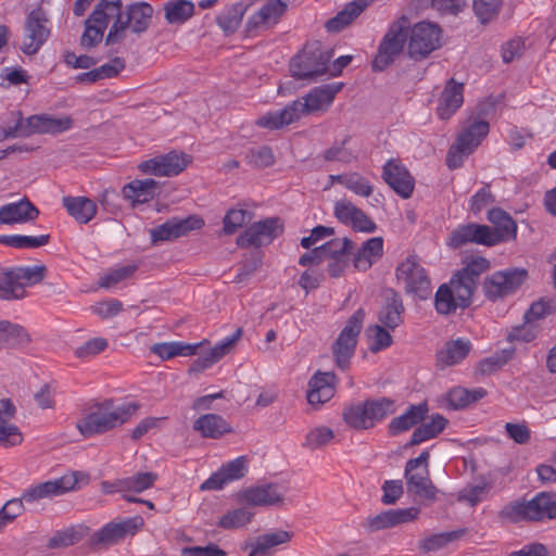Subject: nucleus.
I'll return each instance as SVG.
<instances>
[{
	"label": "nucleus",
	"instance_id": "39448f33",
	"mask_svg": "<svg viewBox=\"0 0 556 556\" xmlns=\"http://www.w3.org/2000/svg\"><path fill=\"white\" fill-rule=\"evenodd\" d=\"M46 275L45 265L7 268L0 275V299L4 301L24 299L27 295L26 288L40 283Z\"/></svg>",
	"mask_w": 556,
	"mask_h": 556
},
{
	"label": "nucleus",
	"instance_id": "1a4fd4ad",
	"mask_svg": "<svg viewBox=\"0 0 556 556\" xmlns=\"http://www.w3.org/2000/svg\"><path fill=\"white\" fill-rule=\"evenodd\" d=\"M407 29L408 18L404 15L390 25L382 37L378 51L372 60V71H384L403 52L408 35Z\"/></svg>",
	"mask_w": 556,
	"mask_h": 556
},
{
	"label": "nucleus",
	"instance_id": "4be33fe9",
	"mask_svg": "<svg viewBox=\"0 0 556 556\" xmlns=\"http://www.w3.org/2000/svg\"><path fill=\"white\" fill-rule=\"evenodd\" d=\"M491 227L476 223L460 225L448 236L447 245L452 249H459L466 244L475 243L485 247H494Z\"/></svg>",
	"mask_w": 556,
	"mask_h": 556
},
{
	"label": "nucleus",
	"instance_id": "9b49d317",
	"mask_svg": "<svg viewBox=\"0 0 556 556\" xmlns=\"http://www.w3.org/2000/svg\"><path fill=\"white\" fill-rule=\"evenodd\" d=\"M397 283L406 294L427 300L431 294V279L416 255H408L395 268Z\"/></svg>",
	"mask_w": 556,
	"mask_h": 556
},
{
	"label": "nucleus",
	"instance_id": "4c0bfd02",
	"mask_svg": "<svg viewBox=\"0 0 556 556\" xmlns=\"http://www.w3.org/2000/svg\"><path fill=\"white\" fill-rule=\"evenodd\" d=\"M31 342L25 327L9 320H0V350H21Z\"/></svg>",
	"mask_w": 556,
	"mask_h": 556
},
{
	"label": "nucleus",
	"instance_id": "a19ab883",
	"mask_svg": "<svg viewBox=\"0 0 556 556\" xmlns=\"http://www.w3.org/2000/svg\"><path fill=\"white\" fill-rule=\"evenodd\" d=\"M428 410V404L426 402L417 405H410L404 414L391 420L389 424V432L396 435L409 430L426 418Z\"/></svg>",
	"mask_w": 556,
	"mask_h": 556
},
{
	"label": "nucleus",
	"instance_id": "cd10ccee",
	"mask_svg": "<svg viewBox=\"0 0 556 556\" xmlns=\"http://www.w3.org/2000/svg\"><path fill=\"white\" fill-rule=\"evenodd\" d=\"M285 495L277 483H264L247 488L238 493V501L250 506H276L283 503Z\"/></svg>",
	"mask_w": 556,
	"mask_h": 556
},
{
	"label": "nucleus",
	"instance_id": "c756f323",
	"mask_svg": "<svg viewBox=\"0 0 556 556\" xmlns=\"http://www.w3.org/2000/svg\"><path fill=\"white\" fill-rule=\"evenodd\" d=\"M247 471V458L244 456H240L223 465L218 471L214 472L201 484L200 489L203 491L222 490L227 483L243 478Z\"/></svg>",
	"mask_w": 556,
	"mask_h": 556
},
{
	"label": "nucleus",
	"instance_id": "c85d7f7f",
	"mask_svg": "<svg viewBox=\"0 0 556 556\" xmlns=\"http://www.w3.org/2000/svg\"><path fill=\"white\" fill-rule=\"evenodd\" d=\"M491 263L488 258L476 255L466 258L465 265L451 277L453 283H458L466 288L472 296L478 288L480 276L490 269Z\"/></svg>",
	"mask_w": 556,
	"mask_h": 556
},
{
	"label": "nucleus",
	"instance_id": "052dcab7",
	"mask_svg": "<svg viewBox=\"0 0 556 556\" xmlns=\"http://www.w3.org/2000/svg\"><path fill=\"white\" fill-rule=\"evenodd\" d=\"M320 247L325 260L330 257H349L353 249V241L349 238H336Z\"/></svg>",
	"mask_w": 556,
	"mask_h": 556
},
{
	"label": "nucleus",
	"instance_id": "412c9836",
	"mask_svg": "<svg viewBox=\"0 0 556 556\" xmlns=\"http://www.w3.org/2000/svg\"><path fill=\"white\" fill-rule=\"evenodd\" d=\"M204 226L203 218L190 215L186 218H172L150 230L152 243L170 241L188 235L192 230H199Z\"/></svg>",
	"mask_w": 556,
	"mask_h": 556
},
{
	"label": "nucleus",
	"instance_id": "5701e85b",
	"mask_svg": "<svg viewBox=\"0 0 556 556\" xmlns=\"http://www.w3.org/2000/svg\"><path fill=\"white\" fill-rule=\"evenodd\" d=\"M382 178L401 198L409 199L412 197L415 179L400 160L391 159L384 164Z\"/></svg>",
	"mask_w": 556,
	"mask_h": 556
},
{
	"label": "nucleus",
	"instance_id": "3c124183",
	"mask_svg": "<svg viewBox=\"0 0 556 556\" xmlns=\"http://www.w3.org/2000/svg\"><path fill=\"white\" fill-rule=\"evenodd\" d=\"M202 343L189 344L185 342H163L151 346V352L160 356L162 359H170L175 356H191L197 354Z\"/></svg>",
	"mask_w": 556,
	"mask_h": 556
},
{
	"label": "nucleus",
	"instance_id": "0e129e2a",
	"mask_svg": "<svg viewBox=\"0 0 556 556\" xmlns=\"http://www.w3.org/2000/svg\"><path fill=\"white\" fill-rule=\"evenodd\" d=\"M463 534L464 530L433 534L421 542V548L426 553L438 551Z\"/></svg>",
	"mask_w": 556,
	"mask_h": 556
},
{
	"label": "nucleus",
	"instance_id": "e433bc0d",
	"mask_svg": "<svg viewBox=\"0 0 556 556\" xmlns=\"http://www.w3.org/2000/svg\"><path fill=\"white\" fill-rule=\"evenodd\" d=\"M193 430L204 439H220L227 433H231L232 427L220 415L204 414L193 421Z\"/></svg>",
	"mask_w": 556,
	"mask_h": 556
},
{
	"label": "nucleus",
	"instance_id": "79ce46f5",
	"mask_svg": "<svg viewBox=\"0 0 556 556\" xmlns=\"http://www.w3.org/2000/svg\"><path fill=\"white\" fill-rule=\"evenodd\" d=\"M90 528L86 525L79 523L68 528L55 531L48 540L47 547L49 548H63L79 543L85 538L89 536Z\"/></svg>",
	"mask_w": 556,
	"mask_h": 556
},
{
	"label": "nucleus",
	"instance_id": "69168bd1",
	"mask_svg": "<svg viewBox=\"0 0 556 556\" xmlns=\"http://www.w3.org/2000/svg\"><path fill=\"white\" fill-rule=\"evenodd\" d=\"M333 431L325 426L316 427L312 429L305 438L304 446L312 450L319 448L333 439Z\"/></svg>",
	"mask_w": 556,
	"mask_h": 556
},
{
	"label": "nucleus",
	"instance_id": "7ed1b4c3",
	"mask_svg": "<svg viewBox=\"0 0 556 556\" xmlns=\"http://www.w3.org/2000/svg\"><path fill=\"white\" fill-rule=\"evenodd\" d=\"M500 518L508 522L556 519V493L540 492L526 502H513L503 507Z\"/></svg>",
	"mask_w": 556,
	"mask_h": 556
},
{
	"label": "nucleus",
	"instance_id": "b1692460",
	"mask_svg": "<svg viewBox=\"0 0 556 556\" xmlns=\"http://www.w3.org/2000/svg\"><path fill=\"white\" fill-rule=\"evenodd\" d=\"M337 376L332 371H316L309 379L306 400L315 409L320 408L336 394Z\"/></svg>",
	"mask_w": 556,
	"mask_h": 556
},
{
	"label": "nucleus",
	"instance_id": "338daca9",
	"mask_svg": "<svg viewBox=\"0 0 556 556\" xmlns=\"http://www.w3.org/2000/svg\"><path fill=\"white\" fill-rule=\"evenodd\" d=\"M22 441L23 434L20 429L9 420L0 419V444L3 447H12L20 445Z\"/></svg>",
	"mask_w": 556,
	"mask_h": 556
},
{
	"label": "nucleus",
	"instance_id": "09e8293b",
	"mask_svg": "<svg viewBox=\"0 0 556 556\" xmlns=\"http://www.w3.org/2000/svg\"><path fill=\"white\" fill-rule=\"evenodd\" d=\"M292 538L293 533L285 530L264 533L250 544L251 552L249 556L267 553L276 546L290 542Z\"/></svg>",
	"mask_w": 556,
	"mask_h": 556
},
{
	"label": "nucleus",
	"instance_id": "2f4dec72",
	"mask_svg": "<svg viewBox=\"0 0 556 556\" xmlns=\"http://www.w3.org/2000/svg\"><path fill=\"white\" fill-rule=\"evenodd\" d=\"M287 10L282 0H269L257 12L249 17L245 28L252 33L258 28H268L277 24Z\"/></svg>",
	"mask_w": 556,
	"mask_h": 556
},
{
	"label": "nucleus",
	"instance_id": "0eeeda50",
	"mask_svg": "<svg viewBox=\"0 0 556 556\" xmlns=\"http://www.w3.org/2000/svg\"><path fill=\"white\" fill-rule=\"evenodd\" d=\"M13 126L4 129L5 138L30 137L35 134L56 135L68 130L73 125L70 116L54 117L49 114H35L24 118L20 111Z\"/></svg>",
	"mask_w": 556,
	"mask_h": 556
},
{
	"label": "nucleus",
	"instance_id": "7c9ffc66",
	"mask_svg": "<svg viewBox=\"0 0 556 556\" xmlns=\"http://www.w3.org/2000/svg\"><path fill=\"white\" fill-rule=\"evenodd\" d=\"M405 307L399 292L387 289L383 294V303L378 313V320L389 330H394L404 321Z\"/></svg>",
	"mask_w": 556,
	"mask_h": 556
},
{
	"label": "nucleus",
	"instance_id": "c9c22d12",
	"mask_svg": "<svg viewBox=\"0 0 556 556\" xmlns=\"http://www.w3.org/2000/svg\"><path fill=\"white\" fill-rule=\"evenodd\" d=\"M157 480L155 472H138L135 476L116 479L111 484L104 482L106 492H134L141 493L152 488Z\"/></svg>",
	"mask_w": 556,
	"mask_h": 556
},
{
	"label": "nucleus",
	"instance_id": "4468645a",
	"mask_svg": "<svg viewBox=\"0 0 556 556\" xmlns=\"http://www.w3.org/2000/svg\"><path fill=\"white\" fill-rule=\"evenodd\" d=\"M528 271L525 268H508L488 276L482 289L485 298L492 302L515 293L527 280Z\"/></svg>",
	"mask_w": 556,
	"mask_h": 556
},
{
	"label": "nucleus",
	"instance_id": "49530a36",
	"mask_svg": "<svg viewBox=\"0 0 556 556\" xmlns=\"http://www.w3.org/2000/svg\"><path fill=\"white\" fill-rule=\"evenodd\" d=\"M490 125L482 119H476L465 126L455 142L467 151L472 152L489 134Z\"/></svg>",
	"mask_w": 556,
	"mask_h": 556
},
{
	"label": "nucleus",
	"instance_id": "9d476101",
	"mask_svg": "<svg viewBox=\"0 0 556 556\" xmlns=\"http://www.w3.org/2000/svg\"><path fill=\"white\" fill-rule=\"evenodd\" d=\"M143 523L141 516L114 519L89 535L87 543L93 552H101L135 535Z\"/></svg>",
	"mask_w": 556,
	"mask_h": 556
},
{
	"label": "nucleus",
	"instance_id": "603ef678",
	"mask_svg": "<svg viewBox=\"0 0 556 556\" xmlns=\"http://www.w3.org/2000/svg\"><path fill=\"white\" fill-rule=\"evenodd\" d=\"M486 395V390L483 388H476L468 390L462 387H455L447 393V402L454 409H462L466 406L478 402Z\"/></svg>",
	"mask_w": 556,
	"mask_h": 556
},
{
	"label": "nucleus",
	"instance_id": "c03bdc74",
	"mask_svg": "<svg viewBox=\"0 0 556 556\" xmlns=\"http://www.w3.org/2000/svg\"><path fill=\"white\" fill-rule=\"evenodd\" d=\"M62 203L67 213L78 223H89L97 213L96 203L86 197H63Z\"/></svg>",
	"mask_w": 556,
	"mask_h": 556
},
{
	"label": "nucleus",
	"instance_id": "6ab92c4d",
	"mask_svg": "<svg viewBox=\"0 0 556 556\" xmlns=\"http://www.w3.org/2000/svg\"><path fill=\"white\" fill-rule=\"evenodd\" d=\"M472 303V295L458 283H442L434 294V308L440 315L454 314L458 308L465 309Z\"/></svg>",
	"mask_w": 556,
	"mask_h": 556
},
{
	"label": "nucleus",
	"instance_id": "4d7b16f0",
	"mask_svg": "<svg viewBox=\"0 0 556 556\" xmlns=\"http://www.w3.org/2000/svg\"><path fill=\"white\" fill-rule=\"evenodd\" d=\"M137 269L138 266L136 264L113 268L99 279V286L106 289L114 287L118 282L131 277L137 271Z\"/></svg>",
	"mask_w": 556,
	"mask_h": 556
},
{
	"label": "nucleus",
	"instance_id": "a18cd8bd",
	"mask_svg": "<svg viewBox=\"0 0 556 556\" xmlns=\"http://www.w3.org/2000/svg\"><path fill=\"white\" fill-rule=\"evenodd\" d=\"M471 344L468 340L457 339L445 343L437 352V362L442 368L460 363L469 354Z\"/></svg>",
	"mask_w": 556,
	"mask_h": 556
},
{
	"label": "nucleus",
	"instance_id": "ea45409f",
	"mask_svg": "<svg viewBox=\"0 0 556 556\" xmlns=\"http://www.w3.org/2000/svg\"><path fill=\"white\" fill-rule=\"evenodd\" d=\"M159 182L152 178L135 179L123 187L122 193L132 205L147 203L156 195Z\"/></svg>",
	"mask_w": 556,
	"mask_h": 556
},
{
	"label": "nucleus",
	"instance_id": "f704fd0d",
	"mask_svg": "<svg viewBox=\"0 0 556 556\" xmlns=\"http://www.w3.org/2000/svg\"><path fill=\"white\" fill-rule=\"evenodd\" d=\"M488 219L494 226V229L491 228V235L495 245L516 238L517 224L504 210L500 207L491 208L488 212Z\"/></svg>",
	"mask_w": 556,
	"mask_h": 556
},
{
	"label": "nucleus",
	"instance_id": "e2e57ef3",
	"mask_svg": "<svg viewBox=\"0 0 556 556\" xmlns=\"http://www.w3.org/2000/svg\"><path fill=\"white\" fill-rule=\"evenodd\" d=\"M351 140L350 136H345L340 143H336L324 152V159L328 162L338 161L342 163H351L356 159L354 153L346 149V143Z\"/></svg>",
	"mask_w": 556,
	"mask_h": 556
},
{
	"label": "nucleus",
	"instance_id": "bf43d9fd",
	"mask_svg": "<svg viewBox=\"0 0 556 556\" xmlns=\"http://www.w3.org/2000/svg\"><path fill=\"white\" fill-rule=\"evenodd\" d=\"M503 0H473V12L482 23H489L497 16Z\"/></svg>",
	"mask_w": 556,
	"mask_h": 556
},
{
	"label": "nucleus",
	"instance_id": "6e6d98bb",
	"mask_svg": "<svg viewBox=\"0 0 556 556\" xmlns=\"http://www.w3.org/2000/svg\"><path fill=\"white\" fill-rule=\"evenodd\" d=\"M366 332L370 340L369 350L372 353H377L389 348L393 342L389 329L381 324L369 326Z\"/></svg>",
	"mask_w": 556,
	"mask_h": 556
},
{
	"label": "nucleus",
	"instance_id": "ddd939ff",
	"mask_svg": "<svg viewBox=\"0 0 556 556\" xmlns=\"http://www.w3.org/2000/svg\"><path fill=\"white\" fill-rule=\"evenodd\" d=\"M121 0H100L92 13L85 21V30L80 38L81 47L90 49L96 47L103 38L111 17L118 12Z\"/></svg>",
	"mask_w": 556,
	"mask_h": 556
},
{
	"label": "nucleus",
	"instance_id": "f257e3e1",
	"mask_svg": "<svg viewBox=\"0 0 556 556\" xmlns=\"http://www.w3.org/2000/svg\"><path fill=\"white\" fill-rule=\"evenodd\" d=\"M342 88L343 83H332L316 87L304 97V102L295 100L280 111L269 112L261 116L256 125L267 129H279L296 122L303 114L326 111Z\"/></svg>",
	"mask_w": 556,
	"mask_h": 556
},
{
	"label": "nucleus",
	"instance_id": "72a5a7b5",
	"mask_svg": "<svg viewBox=\"0 0 556 556\" xmlns=\"http://www.w3.org/2000/svg\"><path fill=\"white\" fill-rule=\"evenodd\" d=\"M39 210L27 199L4 204L0 207V224L14 225L35 220Z\"/></svg>",
	"mask_w": 556,
	"mask_h": 556
},
{
	"label": "nucleus",
	"instance_id": "37998d69",
	"mask_svg": "<svg viewBox=\"0 0 556 556\" xmlns=\"http://www.w3.org/2000/svg\"><path fill=\"white\" fill-rule=\"evenodd\" d=\"M383 254V239L374 237L366 240L354 256V266L358 270L369 269Z\"/></svg>",
	"mask_w": 556,
	"mask_h": 556
},
{
	"label": "nucleus",
	"instance_id": "dca6fc26",
	"mask_svg": "<svg viewBox=\"0 0 556 556\" xmlns=\"http://www.w3.org/2000/svg\"><path fill=\"white\" fill-rule=\"evenodd\" d=\"M407 37V53L415 61L426 59L441 46V28L438 24L419 22L412 27Z\"/></svg>",
	"mask_w": 556,
	"mask_h": 556
},
{
	"label": "nucleus",
	"instance_id": "8fccbe9b",
	"mask_svg": "<svg viewBox=\"0 0 556 556\" xmlns=\"http://www.w3.org/2000/svg\"><path fill=\"white\" fill-rule=\"evenodd\" d=\"M165 20L168 24H184L195 13V5L190 0H168L164 4Z\"/></svg>",
	"mask_w": 556,
	"mask_h": 556
},
{
	"label": "nucleus",
	"instance_id": "aec40b11",
	"mask_svg": "<svg viewBox=\"0 0 556 556\" xmlns=\"http://www.w3.org/2000/svg\"><path fill=\"white\" fill-rule=\"evenodd\" d=\"M190 162V155L170 151L140 163L138 168L144 174L170 177L180 174Z\"/></svg>",
	"mask_w": 556,
	"mask_h": 556
},
{
	"label": "nucleus",
	"instance_id": "f03ea898",
	"mask_svg": "<svg viewBox=\"0 0 556 556\" xmlns=\"http://www.w3.org/2000/svg\"><path fill=\"white\" fill-rule=\"evenodd\" d=\"M140 405L135 402L115 405L113 400L97 403L91 410L77 422V429L85 438L108 432L127 422Z\"/></svg>",
	"mask_w": 556,
	"mask_h": 556
},
{
	"label": "nucleus",
	"instance_id": "473e14b6",
	"mask_svg": "<svg viewBox=\"0 0 556 556\" xmlns=\"http://www.w3.org/2000/svg\"><path fill=\"white\" fill-rule=\"evenodd\" d=\"M464 103V85L455 81L454 78H451L441 96L439 98L437 114L440 119L446 121L455 114V112L463 105Z\"/></svg>",
	"mask_w": 556,
	"mask_h": 556
},
{
	"label": "nucleus",
	"instance_id": "2eb2a0df",
	"mask_svg": "<svg viewBox=\"0 0 556 556\" xmlns=\"http://www.w3.org/2000/svg\"><path fill=\"white\" fill-rule=\"evenodd\" d=\"M364 318L365 311L363 308L355 311L332 345L336 363L342 370L346 369L350 365V358L355 352L357 337L363 328Z\"/></svg>",
	"mask_w": 556,
	"mask_h": 556
},
{
	"label": "nucleus",
	"instance_id": "864d4df0",
	"mask_svg": "<svg viewBox=\"0 0 556 556\" xmlns=\"http://www.w3.org/2000/svg\"><path fill=\"white\" fill-rule=\"evenodd\" d=\"M514 354L515 349L501 350L492 354L491 356L480 361L478 363L476 371L481 376H486L496 372L513 358Z\"/></svg>",
	"mask_w": 556,
	"mask_h": 556
},
{
	"label": "nucleus",
	"instance_id": "bb28decb",
	"mask_svg": "<svg viewBox=\"0 0 556 556\" xmlns=\"http://www.w3.org/2000/svg\"><path fill=\"white\" fill-rule=\"evenodd\" d=\"M77 478L75 475L63 476L60 479L46 481L26 489L22 498L27 503L37 502L43 498L60 496L75 489Z\"/></svg>",
	"mask_w": 556,
	"mask_h": 556
},
{
	"label": "nucleus",
	"instance_id": "774afa93",
	"mask_svg": "<svg viewBox=\"0 0 556 556\" xmlns=\"http://www.w3.org/2000/svg\"><path fill=\"white\" fill-rule=\"evenodd\" d=\"M491 489V483L485 481L477 485H468L459 492L458 500L468 502L471 506H475L490 492Z\"/></svg>",
	"mask_w": 556,
	"mask_h": 556
},
{
	"label": "nucleus",
	"instance_id": "f8f14e48",
	"mask_svg": "<svg viewBox=\"0 0 556 556\" xmlns=\"http://www.w3.org/2000/svg\"><path fill=\"white\" fill-rule=\"evenodd\" d=\"M429 457V451H424L418 457L409 459L405 465L404 477L409 493L434 501L438 490L430 478Z\"/></svg>",
	"mask_w": 556,
	"mask_h": 556
},
{
	"label": "nucleus",
	"instance_id": "13d9d810",
	"mask_svg": "<svg viewBox=\"0 0 556 556\" xmlns=\"http://www.w3.org/2000/svg\"><path fill=\"white\" fill-rule=\"evenodd\" d=\"M252 219V213L242 208H231L224 217V232L226 235L235 233L243 225L248 224Z\"/></svg>",
	"mask_w": 556,
	"mask_h": 556
},
{
	"label": "nucleus",
	"instance_id": "423d86ee",
	"mask_svg": "<svg viewBox=\"0 0 556 556\" xmlns=\"http://www.w3.org/2000/svg\"><path fill=\"white\" fill-rule=\"evenodd\" d=\"M395 412L394 401L389 397L366 400L343 409V420L353 429L367 430Z\"/></svg>",
	"mask_w": 556,
	"mask_h": 556
},
{
	"label": "nucleus",
	"instance_id": "5fc2aeb1",
	"mask_svg": "<svg viewBox=\"0 0 556 556\" xmlns=\"http://www.w3.org/2000/svg\"><path fill=\"white\" fill-rule=\"evenodd\" d=\"M254 516V513L247 507H240L227 511L223 515L217 525L223 529H237L249 523Z\"/></svg>",
	"mask_w": 556,
	"mask_h": 556
},
{
	"label": "nucleus",
	"instance_id": "de8ad7c7",
	"mask_svg": "<svg viewBox=\"0 0 556 556\" xmlns=\"http://www.w3.org/2000/svg\"><path fill=\"white\" fill-rule=\"evenodd\" d=\"M447 422L444 416L440 414L432 415L429 422H424L414 430L407 446L418 445L438 437L445 429Z\"/></svg>",
	"mask_w": 556,
	"mask_h": 556
},
{
	"label": "nucleus",
	"instance_id": "a878e982",
	"mask_svg": "<svg viewBox=\"0 0 556 556\" xmlns=\"http://www.w3.org/2000/svg\"><path fill=\"white\" fill-rule=\"evenodd\" d=\"M419 515V509L416 507L388 509L379 513L376 516L366 518L363 527L368 532H378L387 530L406 522L414 521Z\"/></svg>",
	"mask_w": 556,
	"mask_h": 556
},
{
	"label": "nucleus",
	"instance_id": "680f3d73",
	"mask_svg": "<svg viewBox=\"0 0 556 556\" xmlns=\"http://www.w3.org/2000/svg\"><path fill=\"white\" fill-rule=\"evenodd\" d=\"M245 160L249 165L256 168L269 167L275 163L273 150L267 146L250 149L245 155Z\"/></svg>",
	"mask_w": 556,
	"mask_h": 556
},
{
	"label": "nucleus",
	"instance_id": "f3484780",
	"mask_svg": "<svg viewBox=\"0 0 556 556\" xmlns=\"http://www.w3.org/2000/svg\"><path fill=\"white\" fill-rule=\"evenodd\" d=\"M283 231V223L279 217H267L251 224L237 238L240 248L267 245L271 243Z\"/></svg>",
	"mask_w": 556,
	"mask_h": 556
},
{
	"label": "nucleus",
	"instance_id": "6e6552de",
	"mask_svg": "<svg viewBox=\"0 0 556 556\" xmlns=\"http://www.w3.org/2000/svg\"><path fill=\"white\" fill-rule=\"evenodd\" d=\"M331 50H324L318 42L305 46L290 62L291 75L296 79H315L328 72Z\"/></svg>",
	"mask_w": 556,
	"mask_h": 556
},
{
	"label": "nucleus",
	"instance_id": "58836bf2",
	"mask_svg": "<svg viewBox=\"0 0 556 556\" xmlns=\"http://www.w3.org/2000/svg\"><path fill=\"white\" fill-rule=\"evenodd\" d=\"M374 0H353L344 5L336 16L327 21L325 27L329 33H338L350 25Z\"/></svg>",
	"mask_w": 556,
	"mask_h": 556
},
{
	"label": "nucleus",
	"instance_id": "20e7f679",
	"mask_svg": "<svg viewBox=\"0 0 556 556\" xmlns=\"http://www.w3.org/2000/svg\"><path fill=\"white\" fill-rule=\"evenodd\" d=\"M123 4L118 7V12H114L115 17L109 34L105 37V45H115L122 42L126 37V30L131 28L135 34L144 33L151 23L153 8L147 2H135L127 7L126 12H122Z\"/></svg>",
	"mask_w": 556,
	"mask_h": 556
},
{
	"label": "nucleus",
	"instance_id": "393cba45",
	"mask_svg": "<svg viewBox=\"0 0 556 556\" xmlns=\"http://www.w3.org/2000/svg\"><path fill=\"white\" fill-rule=\"evenodd\" d=\"M333 214L336 218L355 231L371 233L376 230V223L351 201L340 200L336 202Z\"/></svg>",
	"mask_w": 556,
	"mask_h": 556
},
{
	"label": "nucleus",
	"instance_id": "a211bd4d",
	"mask_svg": "<svg viewBox=\"0 0 556 556\" xmlns=\"http://www.w3.org/2000/svg\"><path fill=\"white\" fill-rule=\"evenodd\" d=\"M49 18L42 8H36L26 17L22 51L27 55L36 54L48 40L51 29Z\"/></svg>",
	"mask_w": 556,
	"mask_h": 556
}]
</instances>
